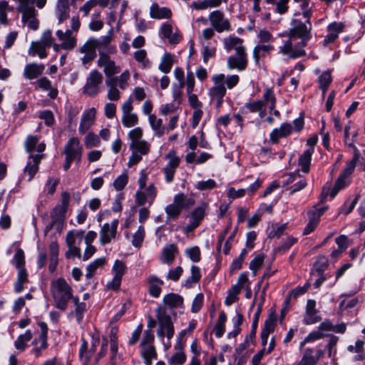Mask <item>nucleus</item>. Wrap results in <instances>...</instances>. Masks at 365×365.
I'll return each mask as SVG.
<instances>
[{
    "label": "nucleus",
    "instance_id": "34",
    "mask_svg": "<svg viewBox=\"0 0 365 365\" xmlns=\"http://www.w3.org/2000/svg\"><path fill=\"white\" fill-rule=\"evenodd\" d=\"M349 176L343 175V173H340L338 176L333 188L330 192V196L331 198H334L339 190L346 187L350 182L348 179Z\"/></svg>",
    "mask_w": 365,
    "mask_h": 365
},
{
    "label": "nucleus",
    "instance_id": "31",
    "mask_svg": "<svg viewBox=\"0 0 365 365\" xmlns=\"http://www.w3.org/2000/svg\"><path fill=\"white\" fill-rule=\"evenodd\" d=\"M313 153L314 148H309L304 151L299 158V165L301 166L302 171L304 173L309 172Z\"/></svg>",
    "mask_w": 365,
    "mask_h": 365
},
{
    "label": "nucleus",
    "instance_id": "36",
    "mask_svg": "<svg viewBox=\"0 0 365 365\" xmlns=\"http://www.w3.org/2000/svg\"><path fill=\"white\" fill-rule=\"evenodd\" d=\"M149 123L153 130L155 132L158 136L164 135L165 131V127L163 125V120L160 118H158L154 114H150L148 117Z\"/></svg>",
    "mask_w": 365,
    "mask_h": 365
},
{
    "label": "nucleus",
    "instance_id": "46",
    "mask_svg": "<svg viewBox=\"0 0 365 365\" xmlns=\"http://www.w3.org/2000/svg\"><path fill=\"white\" fill-rule=\"evenodd\" d=\"M163 302L165 305L173 309L178 307L182 303V298L180 295L170 293L164 297Z\"/></svg>",
    "mask_w": 365,
    "mask_h": 365
},
{
    "label": "nucleus",
    "instance_id": "37",
    "mask_svg": "<svg viewBox=\"0 0 365 365\" xmlns=\"http://www.w3.org/2000/svg\"><path fill=\"white\" fill-rule=\"evenodd\" d=\"M242 43L243 40L242 38L235 36H230L223 39L224 47L228 52L232 49H235L236 51L239 46H244Z\"/></svg>",
    "mask_w": 365,
    "mask_h": 365
},
{
    "label": "nucleus",
    "instance_id": "2",
    "mask_svg": "<svg viewBox=\"0 0 365 365\" xmlns=\"http://www.w3.org/2000/svg\"><path fill=\"white\" fill-rule=\"evenodd\" d=\"M148 174L143 170L138 178L140 189L135 194V203L139 206H144L147 202L150 206L155 201L158 190L154 183L147 185Z\"/></svg>",
    "mask_w": 365,
    "mask_h": 365
},
{
    "label": "nucleus",
    "instance_id": "64",
    "mask_svg": "<svg viewBox=\"0 0 365 365\" xmlns=\"http://www.w3.org/2000/svg\"><path fill=\"white\" fill-rule=\"evenodd\" d=\"M147 52L144 49H140L134 53V58L139 63H143V66L146 68L149 66L150 62L146 59Z\"/></svg>",
    "mask_w": 365,
    "mask_h": 365
},
{
    "label": "nucleus",
    "instance_id": "47",
    "mask_svg": "<svg viewBox=\"0 0 365 365\" xmlns=\"http://www.w3.org/2000/svg\"><path fill=\"white\" fill-rule=\"evenodd\" d=\"M47 48V46L39 41L33 42L29 53L32 56L38 55L40 58H44L48 55L46 51Z\"/></svg>",
    "mask_w": 365,
    "mask_h": 365
},
{
    "label": "nucleus",
    "instance_id": "27",
    "mask_svg": "<svg viewBox=\"0 0 365 365\" xmlns=\"http://www.w3.org/2000/svg\"><path fill=\"white\" fill-rule=\"evenodd\" d=\"M147 281L149 284L150 295L155 298L158 297L161 293V287L164 284L163 281L155 275H150Z\"/></svg>",
    "mask_w": 365,
    "mask_h": 365
},
{
    "label": "nucleus",
    "instance_id": "45",
    "mask_svg": "<svg viewBox=\"0 0 365 365\" xmlns=\"http://www.w3.org/2000/svg\"><path fill=\"white\" fill-rule=\"evenodd\" d=\"M264 107V102L261 100H258L253 102L246 103L242 108V113L247 114V113H255L258 110H261Z\"/></svg>",
    "mask_w": 365,
    "mask_h": 365
},
{
    "label": "nucleus",
    "instance_id": "26",
    "mask_svg": "<svg viewBox=\"0 0 365 365\" xmlns=\"http://www.w3.org/2000/svg\"><path fill=\"white\" fill-rule=\"evenodd\" d=\"M274 48L271 44L258 43L253 49V58L255 64L259 66L260 59L269 55Z\"/></svg>",
    "mask_w": 365,
    "mask_h": 365
},
{
    "label": "nucleus",
    "instance_id": "4",
    "mask_svg": "<svg viewBox=\"0 0 365 365\" xmlns=\"http://www.w3.org/2000/svg\"><path fill=\"white\" fill-rule=\"evenodd\" d=\"M156 317L160 324V329L158 330V336L163 337L165 335L170 339L174 334L173 327L170 317L166 314L165 310L159 307L155 310Z\"/></svg>",
    "mask_w": 365,
    "mask_h": 365
},
{
    "label": "nucleus",
    "instance_id": "40",
    "mask_svg": "<svg viewBox=\"0 0 365 365\" xmlns=\"http://www.w3.org/2000/svg\"><path fill=\"white\" fill-rule=\"evenodd\" d=\"M227 320V315L225 312L222 311L218 317V319L214 328L215 336L220 338L225 331V322Z\"/></svg>",
    "mask_w": 365,
    "mask_h": 365
},
{
    "label": "nucleus",
    "instance_id": "49",
    "mask_svg": "<svg viewBox=\"0 0 365 365\" xmlns=\"http://www.w3.org/2000/svg\"><path fill=\"white\" fill-rule=\"evenodd\" d=\"M277 316L274 312H270L267 319L264 322L262 331L270 334L274 331L276 326Z\"/></svg>",
    "mask_w": 365,
    "mask_h": 365
},
{
    "label": "nucleus",
    "instance_id": "32",
    "mask_svg": "<svg viewBox=\"0 0 365 365\" xmlns=\"http://www.w3.org/2000/svg\"><path fill=\"white\" fill-rule=\"evenodd\" d=\"M222 1L227 3V0L193 1L191 4V7L195 10H205L207 9L219 7L222 4Z\"/></svg>",
    "mask_w": 365,
    "mask_h": 365
},
{
    "label": "nucleus",
    "instance_id": "15",
    "mask_svg": "<svg viewBox=\"0 0 365 365\" xmlns=\"http://www.w3.org/2000/svg\"><path fill=\"white\" fill-rule=\"evenodd\" d=\"M100 344V339L98 336H93L91 340V347L88 349V342L83 339L82 343L79 349V358L84 363L88 364L96 351L97 346Z\"/></svg>",
    "mask_w": 365,
    "mask_h": 365
},
{
    "label": "nucleus",
    "instance_id": "57",
    "mask_svg": "<svg viewBox=\"0 0 365 365\" xmlns=\"http://www.w3.org/2000/svg\"><path fill=\"white\" fill-rule=\"evenodd\" d=\"M318 311L305 312L303 323L307 325L313 324L321 321L322 318L318 315Z\"/></svg>",
    "mask_w": 365,
    "mask_h": 365
},
{
    "label": "nucleus",
    "instance_id": "5",
    "mask_svg": "<svg viewBox=\"0 0 365 365\" xmlns=\"http://www.w3.org/2000/svg\"><path fill=\"white\" fill-rule=\"evenodd\" d=\"M129 147L132 155L129 158L128 167L138 164L142 160V156L148 155L150 150V145L146 140L130 143Z\"/></svg>",
    "mask_w": 365,
    "mask_h": 365
},
{
    "label": "nucleus",
    "instance_id": "28",
    "mask_svg": "<svg viewBox=\"0 0 365 365\" xmlns=\"http://www.w3.org/2000/svg\"><path fill=\"white\" fill-rule=\"evenodd\" d=\"M80 52L84 53V56L81 58L83 65L91 62L96 57V49L88 40L80 48Z\"/></svg>",
    "mask_w": 365,
    "mask_h": 365
},
{
    "label": "nucleus",
    "instance_id": "22",
    "mask_svg": "<svg viewBox=\"0 0 365 365\" xmlns=\"http://www.w3.org/2000/svg\"><path fill=\"white\" fill-rule=\"evenodd\" d=\"M292 38L286 41L283 46L279 47V51L284 55H288L289 58H297L304 56L306 51L302 48H294L292 42Z\"/></svg>",
    "mask_w": 365,
    "mask_h": 365
},
{
    "label": "nucleus",
    "instance_id": "61",
    "mask_svg": "<svg viewBox=\"0 0 365 365\" xmlns=\"http://www.w3.org/2000/svg\"><path fill=\"white\" fill-rule=\"evenodd\" d=\"M100 143L98 136L93 133H89L85 139V145L87 148L97 147Z\"/></svg>",
    "mask_w": 365,
    "mask_h": 365
},
{
    "label": "nucleus",
    "instance_id": "7",
    "mask_svg": "<svg viewBox=\"0 0 365 365\" xmlns=\"http://www.w3.org/2000/svg\"><path fill=\"white\" fill-rule=\"evenodd\" d=\"M205 210L206 205L202 204L194 208L187 215L186 218L189 219V223L184 227V232L187 236L200 226L205 215Z\"/></svg>",
    "mask_w": 365,
    "mask_h": 365
},
{
    "label": "nucleus",
    "instance_id": "50",
    "mask_svg": "<svg viewBox=\"0 0 365 365\" xmlns=\"http://www.w3.org/2000/svg\"><path fill=\"white\" fill-rule=\"evenodd\" d=\"M185 253L192 262H198L201 259V252L198 246H193L185 250Z\"/></svg>",
    "mask_w": 365,
    "mask_h": 365
},
{
    "label": "nucleus",
    "instance_id": "10",
    "mask_svg": "<svg viewBox=\"0 0 365 365\" xmlns=\"http://www.w3.org/2000/svg\"><path fill=\"white\" fill-rule=\"evenodd\" d=\"M41 329V334L38 338H35L32 341V344L35 346L32 349V353L36 356L38 357L41 355V353L43 350H46L48 348V327L46 323L43 322H40L38 323Z\"/></svg>",
    "mask_w": 365,
    "mask_h": 365
},
{
    "label": "nucleus",
    "instance_id": "59",
    "mask_svg": "<svg viewBox=\"0 0 365 365\" xmlns=\"http://www.w3.org/2000/svg\"><path fill=\"white\" fill-rule=\"evenodd\" d=\"M308 217H309V222L307 225V226L305 227V228L304 229V231H303L304 235H307L310 234L311 232H312L316 229V227H317V225H319V221L317 219L318 216L312 217V215L308 214Z\"/></svg>",
    "mask_w": 365,
    "mask_h": 365
},
{
    "label": "nucleus",
    "instance_id": "18",
    "mask_svg": "<svg viewBox=\"0 0 365 365\" xmlns=\"http://www.w3.org/2000/svg\"><path fill=\"white\" fill-rule=\"evenodd\" d=\"M109 55L101 53L97 65L98 67H103V72L106 76H113L118 73L120 69L118 66L115 65L114 61L110 59Z\"/></svg>",
    "mask_w": 365,
    "mask_h": 365
},
{
    "label": "nucleus",
    "instance_id": "8",
    "mask_svg": "<svg viewBox=\"0 0 365 365\" xmlns=\"http://www.w3.org/2000/svg\"><path fill=\"white\" fill-rule=\"evenodd\" d=\"M103 78L101 72L97 70L91 71L83 87V93L91 97L97 96L100 92L99 86L103 82Z\"/></svg>",
    "mask_w": 365,
    "mask_h": 365
},
{
    "label": "nucleus",
    "instance_id": "62",
    "mask_svg": "<svg viewBox=\"0 0 365 365\" xmlns=\"http://www.w3.org/2000/svg\"><path fill=\"white\" fill-rule=\"evenodd\" d=\"M128 181V177L126 174H123L119 175L113 183V187L117 191L122 190L125 185H127Z\"/></svg>",
    "mask_w": 365,
    "mask_h": 365
},
{
    "label": "nucleus",
    "instance_id": "3",
    "mask_svg": "<svg viewBox=\"0 0 365 365\" xmlns=\"http://www.w3.org/2000/svg\"><path fill=\"white\" fill-rule=\"evenodd\" d=\"M16 10L21 14V21L29 29L36 31L39 27V21L37 19L38 11L34 4V0H17Z\"/></svg>",
    "mask_w": 365,
    "mask_h": 365
},
{
    "label": "nucleus",
    "instance_id": "35",
    "mask_svg": "<svg viewBox=\"0 0 365 365\" xmlns=\"http://www.w3.org/2000/svg\"><path fill=\"white\" fill-rule=\"evenodd\" d=\"M106 263L105 257L98 258L93 262L90 263L86 267V277L91 279L95 274L98 268H103Z\"/></svg>",
    "mask_w": 365,
    "mask_h": 365
},
{
    "label": "nucleus",
    "instance_id": "19",
    "mask_svg": "<svg viewBox=\"0 0 365 365\" xmlns=\"http://www.w3.org/2000/svg\"><path fill=\"white\" fill-rule=\"evenodd\" d=\"M165 210L168 220H176L182 210V193L176 195L173 203L168 205Z\"/></svg>",
    "mask_w": 365,
    "mask_h": 365
},
{
    "label": "nucleus",
    "instance_id": "1",
    "mask_svg": "<svg viewBox=\"0 0 365 365\" xmlns=\"http://www.w3.org/2000/svg\"><path fill=\"white\" fill-rule=\"evenodd\" d=\"M51 293L55 307L61 310L67 308L68 302L73 298V289L65 279L59 277L51 283Z\"/></svg>",
    "mask_w": 365,
    "mask_h": 365
},
{
    "label": "nucleus",
    "instance_id": "25",
    "mask_svg": "<svg viewBox=\"0 0 365 365\" xmlns=\"http://www.w3.org/2000/svg\"><path fill=\"white\" fill-rule=\"evenodd\" d=\"M56 36L62 41L61 48L65 50H72L76 45V38L71 36V30L65 32L61 30L56 31Z\"/></svg>",
    "mask_w": 365,
    "mask_h": 365
},
{
    "label": "nucleus",
    "instance_id": "23",
    "mask_svg": "<svg viewBox=\"0 0 365 365\" xmlns=\"http://www.w3.org/2000/svg\"><path fill=\"white\" fill-rule=\"evenodd\" d=\"M96 109L90 108L83 112L81 117L78 131L81 134H85L94 122L96 117Z\"/></svg>",
    "mask_w": 365,
    "mask_h": 365
},
{
    "label": "nucleus",
    "instance_id": "42",
    "mask_svg": "<svg viewBox=\"0 0 365 365\" xmlns=\"http://www.w3.org/2000/svg\"><path fill=\"white\" fill-rule=\"evenodd\" d=\"M314 349L307 348L304 350L302 357L299 361L293 365H317L316 360L314 359Z\"/></svg>",
    "mask_w": 365,
    "mask_h": 365
},
{
    "label": "nucleus",
    "instance_id": "17",
    "mask_svg": "<svg viewBox=\"0 0 365 365\" xmlns=\"http://www.w3.org/2000/svg\"><path fill=\"white\" fill-rule=\"evenodd\" d=\"M212 81L215 85L209 91L211 98H224L226 94V88L224 86L225 75L222 73L214 75Z\"/></svg>",
    "mask_w": 365,
    "mask_h": 365
},
{
    "label": "nucleus",
    "instance_id": "48",
    "mask_svg": "<svg viewBox=\"0 0 365 365\" xmlns=\"http://www.w3.org/2000/svg\"><path fill=\"white\" fill-rule=\"evenodd\" d=\"M241 292V287L238 284L233 285L228 292V294L225 298V304L227 306H230L238 300L237 295Z\"/></svg>",
    "mask_w": 365,
    "mask_h": 365
},
{
    "label": "nucleus",
    "instance_id": "29",
    "mask_svg": "<svg viewBox=\"0 0 365 365\" xmlns=\"http://www.w3.org/2000/svg\"><path fill=\"white\" fill-rule=\"evenodd\" d=\"M43 70L44 65L43 64L29 63L25 66L24 76L26 79H35L43 73Z\"/></svg>",
    "mask_w": 365,
    "mask_h": 365
},
{
    "label": "nucleus",
    "instance_id": "43",
    "mask_svg": "<svg viewBox=\"0 0 365 365\" xmlns=\"http://www.w3.org/2000/svg\"><path fill=\"white\" fill-rule=\"evenodd\" d=\"M32 339V333L30 330H27L24 334H21L18 336L17 339L14 342V346L16 349L20 351H24L26 348V343Z\"/></svg>",
    "mask_w": 365,
    "mask_h": 365
},
{
    "label": "nucleus",
    "instance_id": "12",
    "mask_svg": "<svg viewBox=\"0 0 365 365\" xmlns=\"http://www.w3.org/2000/svg\"><path fill=\"white\" fill-rule=\"evenodd\" d=\"M93 47L98 50L99 56L101 53L103 54H114L116 52V48L110 45L111 36H105L100 38H90L88 39Z\"/></svg>",
    "mask_w": 365,
    "mask_h": 365
},
{
    "label": "nucleus",
    "instance_id": "14",
    "mask_svg": "<svg viewBox=\"0 0 365 365\" xmlns=\"http://www.w3.org/2000/svg\"><path fill=\"white\" fill-rule=\"evenodd\" d=\"M292 27L289 31V36L290 38H301L307 36V38H311L312 24L309 26L306 23H303L298 19L292 21Z\"/></svg>",
    "mask_w": 365,
    "mask_h": 365
},
{
    "label": "nucleus",
    "instance_id": "9",
    "mask_svg": "<svg viewBox=\"0 0 365 365\" xmlns=\"http://www.w3.org/2000/svg\"><path fill=\"white\" fill-rule=\"evenodd\" d=\"M70 202V194L68 192L61 193V204L56 205L51 212L53 224L62 225L67 212Z\"/></svg>",
    "mask_w": 365,
    "mask_h": 365
},
{
    "label": "nucleus",
    "instance_id": "51",
    "mask_svg": "<svg viewBox=\"0 0 365 365\" xmlns=\"http://www.w3.org/2000/svg\"><path fill=\"white\" fill-rule=\"evenodd\" d=\"M11 262L18 269L25 268V256L21 249L19 248L16 250Z\"/></svg>",
    "mask_w": 365,
    "mask_h": 365
},
{
    "label": "nucleus",
    "instance_id": "24",
    "mask_svg": "<svg viewBox=\"0 0 365 365\" xmlns=\"http://www.w3.org/2000/svg\"><path fill=\"white\" fill-rule=\"evenodd\" d=\"M175 75L178 80V83L173 86V97L174 102L179 106L182 101V69L180 67L176 68Z\"/></svg>",
    "mask_w": 365,
    "mask_h": 365
},
{
    "label": "nucleus",
    "instance_id": "13",
    "mask_svg": "<svg viewBox=\"0 0 365 365\" xmlns=\"http://www.w3.org/2000/svg\"><path fill=\"white\" fill-rule=\"evenodd\" d=\"M82 150L79 140L76 137H73L65 145L63 153L66 158L80 162L82 156Z\"/></svg>",
    "mask_w": 365,
    "mask_h": 365
},
{
    "label": "nucleus",
    "instance_id": "41",
    "mask_svg": "<svg viewBox=\"0 0 365 365\" xmlns=\"http://www.w3.org/2000/svg\"><path fill=\"white\" fill-rule=\"evenodd\" d=\"M191 276L185 281V287L190 288L194 284H197L201 279L200 269L196 265H192L190 269Z\"/></svg>",
    "mask_w": 365,
    "mask_h": 365
},
{
    "label": "nucleus",
    "instance_id": "38",
    "mask_svg": "<svg viewBox=\"0 0 365 365\" xmlns=\"http://www.w3.org/2000/svg\"><path fill=\"white\" fill-rule=\"evenodd\" d=\"M178 252V247L176 245L171 244L167 245L163 249V262L170 264L174 261L175 254Z\"/></svg>",
    "mask_w": 365,
    "mask_h": 365
},
{
    "label": "nucleus",
    "instance_id": "60",
    "mask_svg": "<svg viewBox=\"0 0 365 365\" xmlns=\"http://www.w3.org/2000/svg\"><path fill=\"white\" fill-rule=\"evenodd\" d=\"M287 227V223L282 224L279 226H272V230L269 232V238L280 237L284 232Z\"/></svg>",
    "mask_w": 365,
    "mask_h": 365
},
{
    "label": "nucleus",
    "instance_id": "6",
    "mask_svg": "<svg viewBox=\"0 0 365 365\" xmlns=\"http://www.w3.org/2000/svg\"><path fill=\"white\" fill-rule=\"evenodd\" d=\"M248 63L247 54L245 46H239L235 55L227 58V66L229 69H237L240 71L246 69Z\"/></svg>",
    "mask_w": 365,
    "mask_h": 365
},
{
    "label": "nucleus",
    "instance_id": "54",
    "mask_svg": "<svg viewBox=\"0 0 365 365\" xmlns=\"http://www.w3.org/2000/svg\"><path fill=\"white\" fill-rule=\"evenodd\" d=\"M264 259V255L259 254L257 255L250 263V269L252 271L254 276L257 275V272L262 266Z\"/></svg>",
    "mask_w": 365,
    "mask_h": 365
},
{
    "label": "nucleus",
    "instance_id": "44",
    "mask_svg": "<svg viewBox=\"0 0 365 365\" xmlns=\"http://www.w3.org/2000/svg\"><path fill=\"white\" fill-rule=\"evenodd\" d=\"M18 270L17 280L14 284V289L16 293L21 292L24 289V284L28 282V273L26 268Z\"/></svg>",
    "mask_w": 365,
    "mask_h": 365
},
{
    "label": "nucleus",
    "instance_id": "55",
    "mask_svg": "<svg viewBox=\"0 0 365 365\" xmlns=\"http://www.w3.org/2000/svg\"><path fill=\"white\" fill-rule=\"evenodd\" d=\"M126 270V265L123 261L119 259H116L115 261L112 269V271L114 273V276L122 279Z\"/></svg>",
    "mask_w": 365,
    "mask_h": 365
},
{
    "label": "nucleus",
    "instance_id": "16",
    "mask_svg": "<svg viewBox=\"0 0 365 365\" xmlns=\"http://www.w3.org/2000/svg\"><path fill=\"white\" fill-rule=\"evenodd\" d=\"M118 220H114L110 224L105 223L100 231V242L104 245L108 244L116 236Z\"/></svg>",
    "mask_w": 365,
    "mask_h": 365
},
{
    "label": "nucleus",
    "instance_id": "63",
    "mask_svg": "<svg viewBox=\"0 0 365 365\" xmlns=\"http://www.w3.org/2000/svg\"><path fill=\"white\" fill-rule=\"evenodd\" d=\"M38 117L44 120L47 126H51L54 123V116L52 111L49 110H43L39 113Z\"/></svg>",
    "mask_w": 365,
    "mask_h": 365
},
{
    "label": "nucleus",
    "instance_id": "33",
    "mask_svg": "<svg viewBox=\"0 0 365 365\" xmlns=\"http://www.w3.org/2000/svg\"><path fill=\"white\" fill-rule=\"evenodd\" d=\"M117 328L112 327L110 329V356L109 365H116V357L118 353V344L116 341Z\"/></svg>",
    "mask_w": 365,
    "mask_h": 365
},
{
    "label": "nucleus",
    "instance_id": "11",
    "mask_svg": "<svg viewBox=\"0 0 365 365\" xmlns=\"http://www.w3.org/2000/svg\"><path fill=\"white\" fill-rule=\"evenodd\" d=\"M211 26L218 32L229 31L231 30V24L228 19H225L222 11L215 10L209 15Z\"/></svg>",
    "mask_w": 365,
    "mask_h": 365
},
{
    "label": "nucleus",
    "instance_id": "39",
    "mask_svg": "<svg viewBox=\"0 0 365 365\" xmlns=\"http://www.w3.org/2000/svg\"><path fill=\"white\" fill-rule=\"evenodd\" d=\"M329 264V260L327 257L324 255H319L314 264L312 273L316 272L318 275H322L323 274V272L328 268Z\"/></svg>",
    "mask_w": 365,
    "mask_h": 365
},
{
    "label": "nucleus",
    "instance_id": "58",
    "mask_svg": "<svg viewBox=\"0 0 365 365\" xmlns=\"http://www.w3.org/2000/svg\"><path fill=\"white\" fill-rule=\"evenodd\" d=\"M39 138L38 136L32 135H28L24 143L26 151L29 153L33 152L35 150Z\"/></svg>",
    "mask_w": 365,
    "mask_h": 365
},
{
    "label": "nucleus",
    "instance_id": "53",
    "mask_svg": "<svg viewBox=\"0 0 365 365\" xmlns=\"http://www.w3.org/2000/svg\"><path fill=\"white\" fill-rule=\"evenodd\" d=\"M145 237V229L143 225L138 227L137 232L133 235L132 245L135 247H140Z\"/></svg>",
    "mask_w": 365,
    "mask_h": 365
},
{
    "label": "nucleus",
    "instance_id": "20",
    "mask_svg": "<svg viewBox=\"0 0 365 365\" xmlns=\"http://www.w3.org/2000/svg\"><path fill=\"white\" fill-rule=\"evenodd\" d=\"M43 154L31 155L24 168V173L28 175L29 180H31L38 170L39 163L43 158Z\"/></svg>",
    "mask_w": 365,
    "mask_h": 365
},
{
    "label": "nucleus",
    "instance_id": "52",
    "mask_svg": "<svg viewBox=\"0 0 365 365\" xmlns=\"http://www.w3.org/2000/svg\"><path fill=\"white\" fill-rule=\"evenodd\" d=\"M173 63V57L170 54H165L159 65V69L163 73H169Z\"/></svg>",
    "mask_w": 365,
    "mask_h": 365
},
{
    "label": "nucleus",
    "instance_id": "56",
    "mask_svg": "<svg viewBox=\"0 0 365 365\" xmlns=\"http://www.w3.org/2000/svg\"><path fill=\"white\" fill-rule=\"evenodd\" d=\"M138 122V118L136 114L130 113L124 114L122 116V123L126 128H130L135 125Z\"/></svg>",
    "mask_w": 365,
    "mask_h": 365
},
{
    "label": "nucleus",
    "instance_id": "30",
    "mask_svg": "<svg viewBox=\"0 0 365 365\" xmlns=\"http://www.w3.org/2000/svg\"><path fill=\"white\" fill-rule=\"evenodd\" d=\"M171 11L167 7H160L157 3H153L150 9V16L153 19H168L171 16Z\"/></svg>",
    "mask_w": 365,
    "mask_h": 365
},
{
    "label": "nucleus",
    "instance_id": "21",
    "mask_svg": "<svg viewBox=\"0 0 365 365\" xmlns=\"http://www.w3.org/2000/svg\"><path fill=\"white\" fill-rule=\"evenodd\" d=\"M70 5L68 0H58L56 3L55 15L58 19V24L70 17Z\"/></svg>",
    "mask_w": 365,
    "mask_h": 365
}]
</instances>
